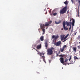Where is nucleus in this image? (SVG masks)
<instances>
[{
  "instance_id": "1",
  "label": "nucleus",
  "mask_w": 80,
  "mask_h": 80,
  "mask_svg": "<svg viewBox=\"0 0 80 80\" xmlns=\"http://www.w3.org/2000/svg\"><path fill=\"white\" fill-rule=\"evenodd\" d=\"M72 21V18H70V21L68 22V21L66 22V24L67 26L68 27H70V26H72H72H75V20L74 19H72V23L71 22Z\"/></svg>"
},
{
  "instance_id": "2",
  "label": "nucleus",
  "mask_w": 80,
  "mask_h": 80,
  "mask_svg": "<svg viewBox=\"0 0 80 80\" xmlns=\"http://www.w3.org/2000/svg\"><path fill=\"white\" fill-rule=\"evenodd\" d=\"M53 50H54V48L52 47L47 50V54L49 55H52L53 54Z\"/></svg>"
},
{
  "instance_id": "3",
  "label": "nucleus",
  "mask_w": 80,
  "mask_h": 80,
  "mask_svg": "<svg viewBox=\"0 0 80 80\" xmlns=\"http://www.w3.org/2000/svg\"><path fill=\"white\" fill-rule=\"evenodd\" d=\"M68 7H67V6L66 5V6L64 7L61 10L60 12V14H63L64 13H65L66 12H67V10Z\"/></svg>"
},
{
  "instance_id": "4",
  "label": "nucleus",
  "mask_w": 80,
  "mask_h": 80,
  "mask_svg": "<svg viewBox=\"0 0 80 80\" xmlns=\"http://www.w3.org/2000/svg\"><path fill=\"white\" fill-rule=\"evenodd\" d=\"M62 25L63 26V28L65 30H68V28H67V27H65V25H66V22H65V21H64L63 22Z\"/></svg>"
},
{
  "instance_id": "5",
  "label": "nucleus",
  "mask_w": 80,
  "mask_h": 80,
  "mask_svg": "<svg viewBox=\"0 0 80 80\" xmlns=\"http://www.w3.org/2000/svg\"><path fill=\"white\" fill-rule=\"evenodd\" d=\"M62 44V42H61V41H60L54 43V45L57 47L58 46H60L61 44Z\"/></svg>"
},
{
  "instance_id": "6",
  "label": "nucleus",
  "mask_w": 80,
  "mask_h": 80,
  "mask_svg": "<svg viewBox=\"0 0 80 80\" xmlns=\"http://www.w3.org/2000/svg\"><path fill=\"white\" fill-rule=\"evenodd\" d=\"M52 21H50L48 22H46L45 24V27H49L50 26V24H51L52 23Z\"/></svg>"
},
{
  "instance_id": "7",
  "label": "nucleus",
  "mask_w": 80,
  "mask_h": 80,
  "mask_svg": "<svg viewBox=\"0 0 80 80\" xmlns=\"http://www.w3.org/2000/svg\"><path fill=\"white\" fill-rule=\"evenodd\" d=\"M58 37H59V36H58V35H57V36H55L53 35L52 36V38L53 39V38H54V40H57Z\"/></svg>"
},
{
  "instance_id": "8",
  "label": "nucleus",
  "mask_w": 80,
  "mask_h": 80,
  "mask_svg": "<svg viewBox=\"0 0 80 80\" xmlns=\"http://www.w3.org/2000/svg\"><path fill=\"white\" fill-rule=\"evenodd\" d=\"M61 63H64V58H63L61 57L60 58Z\"/></svg>"
},
{
  "instance_id": "9",
  "label": "nucleus",
  "mask_w": 80,
  "mask_h": 80,
  "mask_svg": "<svg viewBox=\"0 0 80 80\" xmlns=\"http://www.w3.org/2000/svg\"><path fill=\"white\" fill-rule=\"evenodd\" d=\"M64 49L63 48H60L59 53H60V52H63L64 51Z\"/></svg>"
},
{
  "instance_id": "10",
  "label": "nucleus",
  "mask_w": 80,
  "mask_h": 80,
  "mask_svg": "<svg viewBox=\"0 0 80 80\" xmlns=\"http://www.w3.org/2000/svg\"><path fill=\"white\" fill-rule=\"evenodd\" d=\"M44 37H43V36H41L40 38V40L41 41H42H42H43V40H44V39L43 38Z\"/></svg>"
},
{
  "instance_id": "11",
  "label": "nucleus",
  "mask_w": 80,
  "mask_h": 80,
  "mask_svg": "<svg viewBox=\"0 0 80 80\" xmlns=\"http://www.w3.org/2000/svg\"><path fill=\"white\" fill-rule=\"evenodd\" d=\"M62 21L61 20H59L58 22H57L56 21H55V23L56 25H58V24H59L61 23Z\"/></svg>"
},
{
  "instance_id": "12",
  "label": "nucleus",
  "mask_w": 80,
  "mask_h": 80,
  "mask_svg": "<svg viewBox=\"0 0 80 80\" xmlns=\"http://www.w3.org/2000/svg\"><path fill=\"white\" fill-rule=\"evenodd\" d=\"M61 40H63V38H64V37H65V35H61Z\"/></svg>"
},
{
  "instance_id": "13",
  "label": "nucleus",
  "mask_w": 80,
  "mask_h": 80,
  "mask_svg": "<svg viewBox=\"0 0 80 80\" xmlns=\"http://www.w3.org/2000/svg\"><path fill=\"white\" fill-rule=\"evenodd\" d=\"M40 27L41 29H43L44 28V26H45V25L44 24L40 25Z\"/></svg>"
},
{
  "instance_id": "14",
  "label": "nucleus",
  "mask_w": 80,
  "mask_h": 80,
  "mask_svg": "<svg viewBox=\"0 0 80 80\" xmlns=\"http://www.w3.org/2000/svg\"><path fill=\"white\" fill-rule=\"evenodd\" d=\"M41 44H40L39 45H38L37 46V49H39V48H41Z\"/></svg>"
},
{
  "instance_id": "15",
  "label": "nucleus",
  "mask_w": 80,
  "mask_h": 80,
  "mask_svg": "<svg viewBox=\"0 0 80 80\" xmlns=\"http://www.w3.org/2000/svg\"><path fill=\"white\" fill-rule=\"evenodd\" d=\"M42 58L43 59V61L45 62V63H46V61H45V56H42Z\"/></svg>"
},
{
  "instance_id": "16",
  "label": "nucleus",
  "mask_w": 80,
  "mask_h": 80,
  "mask_svg": "<svg viewBox=\"0 0 80 80\" xmlns=\"http://www.w3.org/2000/svg\"><path fill=\"white\" fill-rule=\"evenodd\" d=\"M73 50L74 52H77V48L76 47H74L73 48Z\"/></svg>"
},
{
  "instance_id": "17",
  "label": "nucleus",
  "mask_w": 80,
  "mask_h": 80,
  "mask_svg": "<svg viewBox=\"0 0 80 80\" xmlns=\"http://www.w3.org/2000/svg\"><path fill=\"white\" fill-rule=\"evenodd\" d=\"M45 47H46V48H47V47H48V43H47V42H45Z\"/></svg>"
},
{
  "instance_id": "18",
  "label": "nucleus",
  "mask_w": 80,
  "mask_h": 80,
  "mask_svg": "<svg viewBox=\"0 0 80 80\" xmlns=\"http://www.w3.org/2000/svg\"><path fill=\"white\" fill-rule=\"evenodd\" d=\"M69 35V34H68L63 39V40H65L66 38L68 37V36Z\"/></svg>"
},
{
  "instance_id": "19",
  "label": "nucleus",
  "mask_w": 80,
  "mask_h": 80,
  "mask_svg": "<svg viewBox=\"0 0 80 80\" xmlns=\"http://www.w3.org/2000/svg\"><path fill=\"white\" fill-rule=\"evenodd\" d=\"M74 62H75L74 61H73V60H71L70 61V64H73V63H74Z\"/></svg>"
},
{
  "instance_id": "20",
  "label": "nucleus",
  "mask_w": 80,
  "mask_h": 80,
  "mask_svg": "<svg viewBox=\"0 0 80 80\" xmlns=\"http://www.w3.org/2000/svg\"><path fill=\"white\" fill-rule=\"evenodd\" d=\"M64 3L65 5H68V1L66 0Z\"/></svg>"
},
{
  "instance_id": "21",
  "label": "nucleus",
  "mask_w": 80,
  "mask_h": 80,
  "mask_svg": "<svg viewBox=\"0 0 80 80\" xmlns=\"http://www.w3.org/2000/svg\"><path fill=\"white\" fill-rule=\"evenodd\" d=\"M52 15L53 16H56V15H57V13L55 12V13H53L52 14Z\"/></svg>"
},
{
  "instance_id": "22",
  "label": "nucleus",
  "mask_w": 80,
  "mask_h": 80,
  "mask_svg": "<svg viewBox=\"0 0 80 80\" xmlns=\"http://www.w3.org/2000/svg\"><path fill=\"white\" fill-rule=\"evenodd\" d=\"M74 60H77V59H78V58L77 57V56H74Z\"/></svg>"
},
{
  "instance_id": "23",
  "label": "nucleus",
  "mask_w": 80,
  "mask_h": 80,
  "mask_svg": "<svg viewBox=\"0 0 80 80\" xmlns=\"http://www.w3.org/2000/svg\"><path fill=\"white\" fill-rule=\"evenodd\" d=\"M64 55H64L61 54V55H59V57H63Z\"/></svg>"
},
{
  "instance_id": "24",
  "label": "nucleus",
  "mask_w": 80,
  "mask_h": 80,
  "mask_svg": "<svg viewBox=\"0 0 80 80\" xmlns=\"http://www.w3.org/2000/svg\"><path fill=\"white\" fill-rule=\"evenodd\" d=\"M66 47H67V45H64V46L62 47V48H63L64 49H65V48H66Z\"/></svg>"
},
{
  "instance_id": "25",
  "label": "nucleus",
  "mask_w": 80,
  "mask_h": 80,
  "mask_svg": "<svg viewBox=\"0 0 80 80\" xmlns=\"http://www.w3.org/2000/svg\"><path fill=\"white\" fill-rule=\"evenodd\" d=\"M62 64H63V65H65L66 66L67 65V64H68V65H69V63L68 64V63H64H64H62Z\"/></svg>"
},
{
  "instance_id": "26",
  "label": "nucleus",
  "mask_w": 80,
  "mask_h": 80,
  "mask_svg": "<svg viewBox=\"0 0 80 80\" xmlns=\"http://www.w3.org/2000/svg\"><path fill=\"white\" fill-rule=\"evenodd\" d=\"M68 59H65V60L64 61L65 62H68Z\"/></svg>"
},
{
  "instance_id": "27",
  "label": "nucleus",
  "mask_w": 80,
  "mask_h": 80,
  "mask_svg": "<svg viewBox=\"0 0 80 80\" xmlns=\"http://www.w3.org/2000/svg\"><path fill=\"white\" fill-rule=\"evenodd\" d=\"M70 27L69 28V31H70V30H71V28L72 27V26H70Z\"/></svg>"
},
{
  "instance_id": "28",
  "label": "nucleus",
  "mask_w": 80,
  "mask_h": 80,
  "mask_svg": "<svg viewBox=\"0 0 80 80\" xmlns=\"http://www.w3.org/2000/svg\"><path fill=\"white\" fill-rule=\"evenodd\" d=\"M42 32H45V30L44 29H42Z\"/></svg>"
},
{
  "instance_id": "29",
  "label": "nucleus",
  "mask_w": 80,
  "mask_h": 80,
  "mask_svg": "<svg viewBox=\"0 0 80 80\" xmlns=\"http://www.w3.org/2000/svg\"><path fill=\"white\" fill-rule=\"evenodd\" d=\"M70 58L69 59V61H70V60H71V59H72V57H71V56H70Z\"/></svg>"
},
{
  "instance_id": "30",
  "label": "nucleus",
  "mask_w": 80,
  "mask_h": 80,
  "mask_svg": "<svg viewBox=\"0 0 80 80\" xmlns=\"http://www.w3.org/2000/svg\"><path fill=\"white\" fill-rule=\"evenodd\" d=\"M78 39H80V35H79L77 38Z\"/></svg>"
},
{
  "instance_id": "31",
  "label": "nucleus",
  "mask_w": 80,
  "mask_h": 80,
  "mask_svg": "<svg viewBox=\"0 0 80 80\" xmlns=\"http://www.w3.org/2000/svg\"><path fill=\"white\" fill-rule=\"evenodd\" d=\"M42 53L41 52L39 54V55L41 57V56H42Z\"/></svg>"
},
{
  "instance_id": "32",
  "label": "nucleus",
  "mask_w": 80,
  "mask_h": 80,
  "mask_svg": "<svg viewBox=\"0 0 80 80\" xmlns=\"http://www.w3.org/2000/svg\"><path fill=\"white\" fill-rule=\"evenodd\" d=\"M78 2L80 4V0H78Z\"/></svg>"
},
{
  "instance_id": "33",
  "label": "nucleus",
  "mask_w": 80,
  "mask_h": 80,
  "mask_svg": "<svg viewBox=\"0 0 80 80\" xmlns=\"http://www.w3.org/2000/svg\"><path fill=\"white\" fill-rule=\"evenodd\" d=\"M41 52H38V55H40Z\"/></svg>"
},
{
  "instance_id": "34",
  "label": "nucleus",
  "mask_w": 80,
  "mask_h": 80,
  "mask_svg": "<svg viewBox=\"0 0 80 80\" xmlns=\"http://www.w3.org/2000/svg\"><path fill=\"white\" fill-rule=\"evenodd\" d=\"M66 40H67V39H65L63 41V42H65V41H66Z\"/></svg>"
},
{
  "instance_id": "35",
  "label": "nucleus",
  "mask_w": 80,
  "mask_h": 80,
  "mask_svg": "<svg viewBox=\"0 0 80 80\" xmlns=\"http://www.w3.org/2000/svg\"><path fill=\"white\" fill-rule=\"evenodd\" d=\"M42 34L43 35H44V34H45V32H42Z\"/></svg>"
},
{
  "instance_id": "36",
  "label": "nucleus",
  "mask_w": 80,
  "mask_h": 80,
  "mask_svg": "<svg viewBox=\"0 0 80 80\" xmlns=\"http://www.w3.org/2000/svg\"><path fill=\"white\" fill-rule=\"evenodd\" d=\"M49 13H51V11H49Z\"/></svg>"
},
{
  "instance_id": "37",
  "label": "nucleus",
  "mask_w": 80,
  "mask_h": 80,
  "mask_svg": "<svg viewBox=\"0 0 80 80\" xmlns=\"http://www.w3.org/2000/svg\"><path fill=\"white\" fill-rule=\"evenodd\" d=\"M77 34V32H75L74 34V35H76Z\"/></svg>"
},
{
  "instance_id": "38",
  "label": "nucleus",
  "mask_w": 80,
  "mask_h": 80,
  "mask_svg": "<svg viewBox=\"0 0 80 80\" xmlns=\"http://www.w3.org/2000/svg\"><path fill=\"white\" fill-rule=\"evenodd\" d=\"M55 11V10H53L52 11V13H53V12H54V11Z\"/></svg>"
},
{
  "instance_id": "39",
  "label": "nucleus",
  "mask_w": 80,
  "mask_h": 80,
  "mask_svg": "<svg viewBox=\"0 0 80 80\" xmlns=\"http://www.w3.org/2000/svg\"><path fill=\"white\" fill-rule=\"evenodd\" d=\"M61 30H63V28H62L61 29Z\"/></svg>"
},
{
  "instance_id": "40",
  "label": "nucleus",
  "mask_w": 80,
  "mask_h": 80,
  "mask_svg": "<svg viewBox=\"0 0 80 80\" xmlns=\"http://www.w3.org/2000/svg\"><path fill=\"white\" fill-rule=\"evenodd\" d=\"M46 12V13H45V14H47V12Z\"/></svg>"
},
{
  "instance_id": "41",
  "label": "nucleus",
  "mask_w": 80,
  "mask_h": 80,
  "mask_svg": "<svg viewBox=\"0 0 80 80\" xmlns=\"http://www.w3.org/2000/svg\"><path fill=\"white\" fill-rule=\"evenodd\" d=\"M44 54H45V53H43V54H42V55H44Z\"/></svg>"
},
{
  "instance_id": "42",
  "label": "nucleus",
  "mask_w": 80,
  "mask_h": 80,
  "mask_svg": "<svg viewBox=\"0 0 80 80\" xmlns=\"http://www.w3.org/2000/svg\"><path fill=\"white\" fill-rule=\"evenodd\" d=\"M73 32V30H71V32Z\"/></svg>"
},
{
  "instance_id": "43",
  "label": "nucleus",
  "mask_w": 80,
  "mask_h": 80,
  "mask_svg": "<svg viewBox=\"0 0 80 80\" xmlns=\"http://www.w3.org/2000/svg\"><path fill=\"white\" fill-rule=\"evenodd\" d=\"M62 68V69L63 68Z\"/></svg>"
},
{
  "instance_id": "44",
  "label": "nucleus",
  "mask_w": 80,
  "mask_h": 80,
  "mask_svg": "<svg viewBox=\"0 0 80 80\" xmlns=\"http://www.w3.org/2000/svg\"><path fill=\"white\" fill-rule=\"evenodd\" d=\"M40 62H42V61H40Z\"/></svg>"
},
{
  "instance_id": "45",
  "label": "nucleus",
  "mask_w": 80,
  "mask_h": 80,
  "mask_svg": "<svg viewBox=\"0 0 80 80\" xmlns=\"http://www.w3.org/2000/svg\"><path fill=\"white\" fill-rule=\"evenodd\" d=\"M39 32H40V31H39Z\"/></svg>"
},
{
  "instance_id": "46",
  "label": "nucleus",
  "mask_w": 80,
  "mask_h": 80,
  "mask_svg": "<svg viewBox=\"0 0 80 80\" xmlns=\"http://www.w3.org/2000/svg\"><path fill=\"white\" fill-rule=\"evenodd\" d=\"M79 43H80V42H79Z\"/></svg>"
},
{
  "instance_id": "47",
  "label": "nucleus",
  "mask_w": 80,
  "mask_h": 80,
  "mask_svg": "<svg viewBox=\"0 0 80 80\" xmlns=\"http://www.w3.org/2000/svg\"><path fill=\"white\" fill-rule=\"evenodd\" d=\"M51 15H52V14H51Z\"/></svg>"
},
{
  "instance_id": "48",
  "label": "nucleus",
  "mask_w": 80,
  "mask_h": 80,
  "mask_svg": "<svg viewBox=\"0 0 80 80\" xmlns=\"http://www.w3.org/2000/svg\"><path fill=\"white\" fill-rule=\"evenodd\" d=\"M52 9H51L50 10H51Z\"/></svg>"
},
{
  "instance_id": "49",
  "label": "nucleus",
  "mask_w": 80,
  "mask_h": 80,
  "mask_svg": "<svg viewBox=\"0 0 80 80\" xmlns=\"http://www.w3.org/2000/svg\"><path fill=\"white\" fill-rule=\"evenodd\" d=\"M49 62H50V60H49Z\"/></svg>"
}]
</instances>
